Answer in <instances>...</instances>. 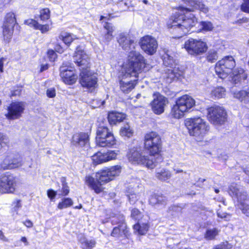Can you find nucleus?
Instances as JSON below:
<instances>
[{
  "instance_id": "1",
  "label": "nucleus",
  "mask_w": 249,
  "mask_h": 249,
  "mask_svg": "<svg viewBox=\"0 0 249 249\" xmlns=\"http://www.w3.org/2000/svg\"><path fill=\"white\" fill-rule=\"evenodd\" d=\"M128 63L122 68L119 75L120 89L128 93L134 89L137 78L145 67V60L140 53L131 51L128 56Z\"/></svg>"
},
{
  "instance_id": "2",
  "label": "nucleus",
  "mask_w": 249,
  "mask_h": 249,
  "mask_svg": "<svg viewBox=\"0 0 249 249\" xmlns=\"http://www.w3.org/2000/svg\"><path fill=\"white\" fill-rule=\"evenodd\" d=\"M197 23V19L193 15L186 17L176 14L169 19L167 26L171 29L172 33L179 38L188 34Z\"/></svg>"
},
{
  "instance_id": "3",
  "label": "nucleus",
  "mask_w": 249,
  "mask_h": 249,
  "mask_svg": "<svg viewBox=\"0 0 249 249\" xmlns=\"http://www.w3.org/2000/svg\"><path fill=\"white\" fill-rule=\"evenodd\" d=\"M127 156L129 161L133 164H142L151 169L156 166L157 161L155 157L151 155L145 156L140 145L130 148Z\"/></svg>"
},
{
  "instance_id": "4",
  "label": "nucleus",
  "mask_w": 249,
  "mask_h": 249,
  "mask_svg": "<svg viewBox=\"0 0 249 249\" xmlns=\"http://www.w3.org/2000/svg\"><path fill=\"white\" fill-rule=\"evenodd\" d=\"M185 124L190 135L195 137L197 141H201L210 130L208 124L200 117L187 119Z\"/></svg>"
},
{
  "instance_id": "5",
  "label": "nucleus",
  "mask_w": 249,
  "mask_h": 249,
  "mask_svg": "<svg viewBox=\"0 0 249 249\" xmlns=\"http://www.w3.org/2000/svg\"><path fill=\"white\" fill-rule=\"evenodd\" d=\"M229 194L239 203L242 213L249 216V196L243 187L240 184L232 183L228 188Z\"/></svg>"
},
{
  "instance_id": "6",
  "label": "nucleus",
  "mask_w": 249,
  "mask_h": 249,
  "mask_svg": "<svg viewBox=\"0 0 249 249\" xmlns=\"http://www.w3.org/2000/svg\"><path fill=\"white\" fill-rule=\"evenodd\" d=\"M195 105V101L191 96L183 95L177 100L175 105L172 108L171 114L175 118H181L184 113L188 111Z\"/></svg>"
},
{
  "instance_id": "7",
  "label": "nucleus",
  "mask_w": 249,
  "mask_h": 249,
  "mask_svg": "<svg viewBox=\"0 0 249 249\" xmlns=\"http://www.w3.org/2000/svg\"><path fill=\"white\" fill-rule=\"evenodd\" d=\"M95 177L96 180L91 176H86L85 180L86 184L90 188L96 193L99 194L103 190L102 185L112 180L106 169L97 173Z\"/></svg>"
},
{
  "instance_id": "8",
  "label": "nucleus",
  "mask_w": 249,
  "mask_h": 249,
  "mask_svg": "<svg viewBox=\"0 0 249 249\" xmlns=\"http://www.w3.org/2000/svg\"><path fill=\"white\" fill-rule=\"evenodd\" d=\"M96 142L100 147H110L116 143V140L107 126L100 125L96 130Z\"/></svg>"
},
{
  "instance_id": "9",
  "label": "nucleus",
  "mask_w": 249,
  "mask_h": 249,
  "mask_svg": "<svg viewBox=\"0 0 249 249\" xmlns=\"http://www.w3.org/2000/svg\"><path fill=\"white\" fill-rule=\"evenodd\" d=\"M144 144L145 148L149 152V155L153 157L161 151V139L156 132H151L147 133L144 136Z\"/></svg>"
},
{
  "instance_id": "10",
  "label": "nucleus",
  "mask_w": 249,
  "mask_h": 249,
  "mask_svg": "<svg viewBox=\"0 0 249 249\" xmlns=\"http://www.w3.org/2000/svg\"><path fill=\"white\" fill-rule=\"evenodd\" d=\"M235 66V61L232 56H225L216 63L215 72L220 78H224Z\"/></svg>"
},
{
  "instance_id": "11",
  "label": "nucleus",
  "mask_w": 249,
  "mask_h": 249,
  "mask_svg": "<svg viewBox=\"0 0 249 249\" xmlns=\"http://www.w3.org/2000/svg\"><path fill=\"white\" fill-rule=\"evenodd\" d=\"M207 116L213 124H222L226 121L227 113L223 107L214 106L207 109Z\"/></svg>"
},
{
  "instance_id": "12",
  "label": "nucleus",
  "mask_w": 249,
  "mask_h": 249,
  "mask_svg": "<svg viewBox=\"0 0 249 249\" xmlns=\"http://www.w3.org/2000/svg\"><path fill=\"white\" fill-rule=\"evenodd\" d=\"M80 83L90 92H93L97 87L96 74L91 72L89 69L82 71L80 74Z\"/></svg>"
},
{
  "instance_id": "13",
  "label": "nucleus",
  "mask_w": 249,
  "mask_h": 249,
  "mask_svg": "<svg viewBox=\"0 0 249 249\" xmlns=\"http://www.w3.org/2000/svg\"><path fill=\"white\" fill-rule=\"evenodd\" d=\"M184 47L189 54L193 55H201L207 49L206 42L201 39L193 38L186 40L184 43Z\"/></svg>"
},
{
  "instance_id": "14",
  "label": "nucleus",
  "mask_w": 249,
  "mask_h": 249,
  "mask_svg": "<svg viewBox=\"0 0 249 249\" xmlns=\"http://www.w3.org/2000/svg\"><path fill=\"white\" fill-rule=\"evenodd\" d=\"M16 180L15 177L10 174H5L0 177V192L12 193L15 189Z\"/></svg>"
},
{
  "instance_id": "15",
  "label": "nucleus",
  "mask_w": 249,
  "mask_h": 249,
  "mask_svg": "<svg viewBox=\"0 0 249 249\" xmlns=\"http://www.w3.org/2000/svg\"><path fill=\"white\" fill-rule=\"evenodd\" d=\"M153 99L150 103L153 112L157 115L164 112L165 107L168 103V99L159 93H154Z\"/></svg>"
},
{
  "instance_id": "16",
  "label": "nucleus",
  "mask_w": 249,
  "mask_h": 249,
  "mask_svg": "<svg viewBox=\"0 0 249 249\" xmlns=\"http://www.w3.org/2000/svg\"><path fill=\"white\" fill-rule=\"evenodd\" d=\"M140 46L142 49L146 53L153 55L157 52L158 43L154 37L151 36L147 35L141 39Z\"/></svg>"
},
{
  "instance_id": "17",
  "label": "nucleus",
  "mask_w": 249,
  "mask_h": 249,
  "mask_svg": "<svg viewBox=\"0 0 249 249\" xmlns=\"http://www.w3.org/2000/svg\"><path fill=\"white\" fill-rule=\"evenodd\" d=\"M22 165L20 157L14 153H8L5 156L0 163L1 168L3 170L12 169L19 167Z\"/></svg>"
},
{
  "instance_id": "18",
  "label": "nucleus",
  "mask_w": 249,
  "mask_h": 249,
  "mask_svg": "<svg viewBox=\"0 0 249 249\" xmlns=\"http://www.w3.org/2000/svg\"><path fill=\"white\" fill-rule=\"evenodd\" d=\"M89 57L86 53L84 48L81 46H78L74 56V62L80 67L81 71L86 69H89Z\"/></svg>"
},
{
  "instance_id": "19",
  "label": "nucleus",
  "mask_w": 249,
  "mask_h": 249,
  "mask_svg": "<svg viewBox=\"0 0 249 249\" xmlns=\"http://www.w3.org/2000/svg\"><path fill=\"white\" fill-rule=\"evenodd\" d=\"M60 76L63 82L68 85H71L76 82L77 76L73 71V68L72 67H67L65 66H62L60 68Z\"/></svg>"
},
{
  "instance_id": "20",
  "label": "nucleus",
  "mask_w": 249,
  "mask_h": 249,
  "mask_svg": "<svg viewBox=\"0 0 249 249\" xmlns=\"http://www.w3.org/2000/svg\"><path fill=\"white\" fill-rule=\"evenodd\" d=\"M24 110V105L20 102L12 103L8 108L6 114L8 119H15L19 117Z\"/></svg>"
},
{
  "instance_id": "21",
  "label": "nucleus",
  "mask_w": 249,
  "mask_h": 249,
  "mask_svg": "<svg viewBox=\"0 0 249 249\" xmlns=\"http://www.w3.org/2000/svg\"><path fill=\"white\" fill-rule=\"evenodd\" d=\"M119 45L125 51H129L134 48V40L126 34L121 33L117 37Z\"/></svg>"
},
{
  "instance_id": "22",
  "label": "nucleus",
  "mask_w": 249,
  "mask_h": 249,
  "mask_svg": "<svg viewBox=\"0 0 249 249\" xmlns=\"http://www.w3.org/2000/svg\"><path fill=\"white\" fill-rule=\"evenodd\" d=\"M162 74V77L167 83H170L176 79H178L183 75V72L178 69H167Z\"/></svg>"
},
{
  "instance_id": "23",
  "label": "nucleus",
  "mask_w": 249,
  "mask_h": 249,
  "mask_svg": "<svg viewBox=\"0 0 249 249\" xmlns=\"http://www.w3.org/2000/svg\"><path fill=\"white\" fill-rule=\"evenodd\" d=\"M148 201L151 206L159 208L164 207L167 204V200L165 196L161 195L154 194L150 196Z\"/></svg>"
},
{
  "instance_id": "24",
  "label": "nucleus",
  "mask_w": 249,
  "mask_h": 249,
  "mask_svg": "<svg viewBox=\"0 0 249 249\" xmlns=\"http://www.w3.org/2000/svg\"><path fill=\"white\" fill-rule=\"evenodd\" d=\"M231 78V82L236 85L246 79L247 74L243 68H237L232 71Z\"/></svg>"
},
{
  "instance_id": "25",
  "label": "nucleus",
  "mask_w": 249,
  "mask_h": 249,
  "mask_svg": "<svg viewBox=\"0 0 249 249\" xmlns=\"http://www.w3.org/2000/svg\"><path fill=\"white\" fill-rule=\"evenodd\" d=\"M89 142V135L86 133H80L74 134L72 138L71 143L76 146H85Z\"/></svg>"
},
{
  "instance_id": "26",
  "label": "nucleus",
  "mask_w": 249,
  "mask_h": 249,
  "mask_svg": "<svg viewBox=\"0 0 249 249\" xmlns=\"http://www.w3.org/2000/svg\"><path fill=\"white\" fill-rule=\"evenodd\" d=\"M125 117V114L120 112L112 111L108 114V120L110 124H115L117 123L121 122Z\"/></svg>"
},
{
  "instance_id": "27",
  "label": "nucleus",
  "mask_w": 249,
  "mask_h": 249,
  "mask_svg": "<svg viewBox=\"0 0 249 249\" xmlns=\"http://www.w3.org/2000/svg\"><path fill=\"white\" fill-rule=\"evenodd\" d=\"M78 241L82 249H92L96 244L94 239H88L83 235L79 237Z\"/></svg>"
},
{
  "instance_id": "28",
  "label": "nucleus",
  "mask_w": 249,
  "mask_h": 249,
  "mask_svg": "<svg viewBox=\"0 0 249 249\" xmlns=\"http://www.w3.org/2000/svg\"><path fill=\"white\" fill-rule=\"evenodd\" d=\"M226 95L225 89L221 86L213 88L211 92V96L214 99H219L225 98Z\"/></svg>"
},
{
  "instance_id": "29",
  "label": "nucleus",
  "mask_w": 249,
  "mask_h": 249,
  "mask_svg": "<svg viewBox=\"0 0 249 249\" xmlns=\"http://www.w3.org/2000/svg\"><path fill=\"white\" fill-rule=\"evenodd\" d=\"M111 222L113 224H119L122 229L123 232L124 234L126 233L127 226L124 223V217L123 214L119 213L112 217Z\"/></svg>"
},
{
  "instance_id": "30",
  "label": "nucleus",
  "mask_w": 249,
  "mask_h": 249,
  "mask_svg": "<svg viewBox=\"0 0 249 249\" xmlns=\"http://www.w3.org/2000/svg\"><path fill=\"white\" fill-rule=\"evenodd\" d=\"M104 28L107 30V33L103 36V41L105 43H108L113 37L112 33L114 30V27L111 23L106 22L104 25Z\"/></svg>"
},
{
  "instance_id": "31",
  "label": "nucleus",
  "mask_w": 249,
  "mask_h": 249,
  "mask_svg": "<svg viewBox=\"0 0 249 249\" xmlns=\"http://www.w3.org/2000/svg\"><path fill=\"white\" fill-rule=\"evenodd\" d=\"M231 92L234 98L245 103L249 102V90L248 91L244 90L235 91L233 89H232Z\"/></svg>"
},
{
  "instance_id": "32",
  "label": "nucleus",
  "mask_w": 249,
  "mask_h": 249,
  "mask_svg": "<svg viewBox=\"0 0 249 249\" xmlns=\"http://www.w3.org/2000/svg\"><path fill=\"white\" fill-rule=\"evenodd\" d=\"M133 133V129L128 123L123 124L120 130V135L125 139L131 137Z\"/></svg>"
},
{
  "instance_id": "33",
  "label": "nucleus",
  "mask_w": 249,
  "mask_h": 249,
  "mask_svg": "<svg viewBox=\"0 0 249 249\" xmlns=\"http://www.w3.org/2000/svg\"><path fill=\"white\" fill-rule=\"evenodd\" d=\"M59 38L66 45L70 46L71 43L75 40L76 36L71 33L66 32H61L59 36Z\"/></svg>"
},
{
  "instance_id": "34",
  "label": "nucleus",
  "mask_w": 249,
  "mask_h": 249,
  "mask_svg": "<svg viewBox=\"0 0 249 249\" xmlns=\"http://www.w3.org/2000/svg\"><path fill=\"white\" fill-rule=\"evenodd\" d=\"M149 226L147 223L138 222L133 226L135 233L140 235H144L148 231Z\"/></svg>"
},
{
  "instance_id": "35",
  "label": "nucleus",
  "mask_w": 249,
  "mask_h": 249,
  "mask_svg": "<svg viewBox=\"0 0 249 249\" xmlns=\"http://www.w3.org/2000/svg\"><path fill=\"white\" fill-rule=\"evenodd\" d=\"M197 1L194 0H189L187 4V6H180L178 7V10L182 13L193 12L196 10Z\"/></svg>"
},
{
  "instance_id": "36",
  "label": "nucleus",
  "mask_w": 249,
  "mask_h": 249,
  "mask_svg": "<svg viewBox=\"0 0 249 249\" xmlns=\"http://www.w3.org/2000/svg\"><path fill=\"white\" fill-rule=\"evenodd\" d=\"M171 176V174L168 170L162 169L157 170L156 177L160 180L165 181L169 179Z\"/></svg>"
},
{
  "instance_id": "37",
  "label": "nucleus",
  "mask_w": 249,
  "mask_h": 249,
  "mask_svg": "<svg viewBox=\"0 0 249 249\" xmlns=\"http://www.w3.org/2000/svg\"><path fill=\"white\" fill-rule=\"evenodd\" d=\"M111 177V180H113L115 177L118 176L121 172L122 167L120 165H115L111 166L110 168L106 169Z\"/></svg>"
},
{
  "instance_id": "38",
  "label": "nucleus",
  "mask_w": 249,
  "mask_h": 249,
  "mask_svg": "<svg viewBox=\"0 0 249 249\" xmlns=\"http://www.w3.org/2000/svg\"><path fill=\"white\" fill-rule=\"evenodd\" d=\"M106 156L107 154H106V153H103L101 152H98L92 156V160L94 163L100 164L107 161Z\"/></svg>"
},
{
  "instance_id": "39",
  "label": "nucleus",
  "mask_w": 249,
  "mask_h": 249,
  "mask_svg": "<svg viewBox=\"0 0 249 249\" xmlns=\"http://www.w3.org/2000/svg\"><path fill=\"white\" fill-rule=\"evenodd\" d=\"M163 64L167 67H170L174 63L172 53L169 51H166L162 56Z\"/></svg>"
},
{
  "instance_id": "40",
  "label": "nucleus",
  "mask_w": 249,
  "mask_h": 249,
  "mask_svg": "<svg viewBox=\"0 0 249 249\" xmlns=\"http://www.w3.org/2000/svg\"><path fill=\"white\" fill-rule=\"evenodd\" d=\"M16 23L15 16L13 13L7 14L3 25H7L10 28H13Z\"/></svg>"
},
{
  "instance_id": "41",
  "label": "nucleus",
  "mask_w": 249,
  "mask_h": 249,
  "mask_svg": "<svg viewBox=\"0 0 249 249\" xmlns=\"http://www.w3.org/2000/svg\"><path fill=\"white\" fill-rule=\"evenodd\" d=\"M220 231L216 228L209 229L204 234V238L206 240H213L219 234Z\"/></svg>"
},
{
  "instance_id": "42",
  "label": "nucleus",
  "mask_w": 249,
  "mask_h": 249,
  "mask_svg": "<svg viewBox=\"0 0 249 249\" xmlns=\"http://www.w3.org/2000/svg\"><path fill=\"white\" fill-rule=\"evenodd\" d=\"M73 205V201L70 198H64L62 201L60 202L58 205L57 208L60 210L69 207Z\"/></svg>"
},
{
  "instance_id": "43",
  "label": "nucleus",
  "mask_w": 249,
  "mask_h": 249,
  "mask_svg": "<svg viewBox=\"0 0 249 249\" xmlns=\"http://www.w3.org/2000/svg\"><path fill=\"white\" fill-rule=\"evenodd\" d=\"M3 28L4 39L6 41H9L13 35V28H10V27L7 25H3Z\"/></svg>"
},
{
  "instance_id": "44",
  "label": "nucleus",
  "mask_w": 249,
  "mask_h": 249,
  "mask_svg": "<svg viewBox=\"0 0 249 249\" xmlns=\"http://www.w3.org/2000/svg\"><path fill=\"white\" fill-rule=\"evenodd\" d=\"M218 58L217 53L214 50H210L207 53V59L209 62L213 63Z\"/></svg>"
},
{
  "instance_id": "45",
  "label": "nucleus",
  "mask_w": 249,
  "mask_h": 249,
  "mask_svg": "<svg viewBox=\"0 0 249 249\" xmlns=\"http://www.w3.org/2000/svg\"><path fill=\"white\" fill-rule=\"evenodd\" d=\"M39 17L41 21H45L50 17V12L49 9L45 8L40 10Z\"/></svg>"
},
{
  "instance_id": "46",
  "label": "nucleus",
  "mask_w": 249,
  "mask_h": 249,
  "mask_svg": "<svg viewBox=\"0 0 249 249\" xmlns=\"http://www.w3.org/2000/svg\"><path fill=\"white\" fill-rule=\"evenodd\" d=\"M127 233V231L126 232V233L125 234H124L123 232L122 228H121L120 225H119L118 227H115L113 229L111 235L112 236L118 237H119L120 236H122L123 235L126 236Z\"/></svg>"
},
{
  "instance_id": "47",
  "label": "nucleus",
  "mask_w": 249,
  "mask_h": 249,
  "mask_svg": "<svg viewBox=\"0 0 249 249\" xmlns=\"http://www.w3.org/2000/svg\"><path fill=\"white\" fill-rule=\"evenodd\" d=\"M201 30L204 31H210L213 29L212 24L210 22L202 21L199 23Z\"/></svg>"
},
{
  "instance_id": "48",
  "label": "nucleus",
  "mask_w": 249,
  "mask_h": 249,
  "mask_svg": "<svg viewBox=\"0 0 249 249\" xmlns=\"http://www.w3.org/2000/svg\"><path fill=\"white\" fill-rule=\"evenodd\" d=\"M24 23L31 27H33L34 29L36 30L39 23L36 20L30 18L24 21Z\"/></svg>"
},
{
  "instance_id": "49",
  "label": "nucleus",
  "mask_w": 249,
  "mask_h": 249,
  "mask_svg": "<svg viewBox=\"0 0 249 249\" xmlns=\"http://www.w3.org/2000/svg\"><path fill=\"white\" fill-rule=\"evenodd\" d=\"M119 151H109L107 152L106 153L107 154V161H109L110 160H112L115 159L117 155L118 154Z\"/></svg>"
},
{
  "instance_id": "50",
  "label": "nucleus",
  "mask_w": 249,
  "mask_h": 249,
  "mask_svg": "<svg viewBox=\"0 0 249 249\" xmlns=\"http://www.w3.org/2000/svg\"><path fill=\"white\" fill-rule=\"evenodd\" d=\"M142 214L137 209L134 208L131 210V216L135 220H139L142 217Z\"/></svg>"
},
{
  "instance_id": "51",
  "label": "nucleus",
  "mask_w": 249,
  "mask_h": 249,
  "mask_svg": "<svg viewBox=\"0 0 249 249\" xmlns=\"http://www.w3.org/2000/svg\"><path fill=\"white\" fill-rule=\"evenodd\" d=\"M232 247V246L228 242H224L215 246L213 249H231Z\"/></svg>"
},
{
  "instance_id": "52",
  "label": "nucleus",
  "mask_w": 249,
  "mask_h": 249,
  "mask_svg": "<svg viewBox=\"0 0 249 249\" xmlns=\"http://www.w3.org/2000/svg\"><path fill=\"white\" fill-rule=\"evenodd\" d=\"M51 29V27L49 24L41 25L38 24L36 30H39L41 31V33L44 34L49 31Z\"/></svg>"
},
{
  "instance_id": "53",
  "label": "nucleus",
  "mask_w": 249,
  "mask_h": 249,
  "mask_svg": "<svg viewBox=\"0 0 249 249\" xmlns=\"http://www.w3.org/2000/svg\"><path fill=\"white\" fill-rule=\"evenodd\" d=\"M127 197L131 204H134L138 200L139 196L135 193H130L127 195Z\"/></svg>"
},
{
  "instance_id": "54",
  "label": "nucleus",
  "mask_w": 249,
  "mask_h": 249,
  "mask_svg": "<svg viewBox=\"0 0 249 249\" xmlns=\"http://www.w3.org/2000/svg\"><path fill=\"white\" fill-rule=\"evenodd\" d=\"M217 215L218 217L224 219L225 220H229L231 217L230 214L223 212L222 211L218 210L217 212Z\"/></svg>"
},
{
  "instance_id": "55",
  "label": "nucleus",
  "mask_w": 249,
  "mask_h": 249,
  "mask_svg": "<svg viewBox=\"0 0 249 249\" xmlns=\"http://www.w3.org/2000/svg\"><path fill=\"white\" fill-rule=\"evenodd\" d=\"M198 9L200 11L206 13L208 12V8L204 4L197 1L196 10Z\"/></svg>"
},
{
  "instance_id": "56",
  "label": "nucleus",
  "mask_w": 249,
  "mask_h": 249,
  "mask_svg": "<svg viewBox=\"0 0 249 249\" xmlns=\"http://www.w3.org/2000/svg\"><path fill=\"white\" fill-rule=\"evenodd\" d=\"M47 55L50 61L54 62L57 58V54L53 50H49L47 52Z\"/></svg>"
},
{
  "instance_id": "57",
  "label": "nucleus",
  "mask_w": 249,
  "mask_h": 249,
  "mask_svg": "<svg viewBox=\"0 0 249 249\" xmlns=\"http://www.w3.org/2000/svg\"><path fill=\"white\" fill-rule=\"evenodd\" d=\"M241 8L243 12L249 14V0H243Z\"/></svg>"
},
{
  "instance_id": "58",
  "label": "nucleus",
  "mask_w": 249,
  "mask_h": 249,
  "mask_svg": "<svg viewBox=\"0 0 249 249\" xmlns=\"http://www.w3.org/2000/svg\"><path fill=\"white\" fill-rule=\"evenodd\" d=\"M7 142V137L5 135L0 132V149L2 147V144H5Z\"/></svg>"
},
{
  "instance_id": "59",
  "label": "nucleus",
  "mask_w": 249,
  "mask_h": 249,
  "mask_svg": "<svg viewBox=\"0 0 249 249\" xmlns=\"http://www.w3.org/2000/svg\"><path fill=\"white\" fill-rule=\"evenodd\" d=\"M46 94L48 97L53 98L55 96V90L54 88H50L47 90Z\"/></svg>"
},
{
  "instance_id": "60",
  "label": "nucleus",
  "mask_w": 249,
  "mask_h": 249,
  "mask_svg": "<svg viewBox=\"0 0 249 249\" xmlns=\"http://www.w3.org/2000/svg\"><path fill=\"white\" fill-rule=\"evenodd\" d=\"M56 195V192L53 190H48L47 191V196L51 199H53Z\"/></svg>"
},
{
  "instance_id": "61",
  "label": "nucleus",
  "mask_w": 249,
  "mask_h": 249,
  "mask_svg": "<svg viewBox=\"0 0 249 249\" xmlns=\"http://www.w3.org/2000/svg\"><path fill=\"white\" fill-rule=\"evenodd\" d=\"M62 192V193L61 195L63 196H66L69 193V189L68 186L66 184H65L64 183L63 184Z\"/></svg>"
},
{
  "instance_id": "62",
  "label": "nucleus",
  "mask_w": 249,
  "mask_h": 249,
  "mask_svg": "<svg viewBox=\"0 0 249 249\" xmlns=\"http://www.w3.org/2000/svg\"><path fill=\"white\" fill-rule=\"evenodd\" d=\"M23 224L27 227V228H31L33 226V223L30 220H26L25 221L22 222Z\"/></svg>"
},
{
  "instance_id": "63",
  "label": "nucleus",
  "mask_w": 249,
  "mask_h": 249,
  "mask_svg": "<svg viewBox=\"0 0 249 249\" xmlns=\"http://www.w3.org/2000/svg\"><path fill=\"white\" fill-rule=\"evenodd\" d=\"M55 50L57 52L61 53L63 52V49L62 47L59 45H56L55 47Z\"/></svg>"
},
{
  "instance_id": "64",
  "label": "nucleus",
  "mask_w": 249,
  "mask_h": 249,
  "mask_svg": "<svg viewBox=\"0 0 249 249\" xmlns=\"http://www.w3.org/2000/svg\"><path fill=\"white\" fill-rule=\"evenodd\" d=\"M11 1V0H1V1L0 2V4L3 8L6 5L8 4Z\"/></svg>"
}]
</instances>
